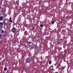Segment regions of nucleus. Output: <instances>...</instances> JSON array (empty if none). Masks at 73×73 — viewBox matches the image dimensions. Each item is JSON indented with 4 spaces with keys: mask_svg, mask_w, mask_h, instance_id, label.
<instances>
[{
    "mask_svg": "<svg viewBox=\"0 0 73 73\" xmlns=\"http://www.w3.org/2000/svg\"><path fill=\"white\" fill-rule=\"evenodd\" d=\"M31 59L29 58H27L26 60V62L27 63H29V62H31Z\"/></svg>",
    "mask_w": 73,
    "mask_h": 73,
    "instance_id": "1",
    "label": "nucleus"
},
{
    "mask_svg": "<svg viewBox=\"0 0 73 73\" xmlns=\"http://www.w3.org/2000/svg\"><path fill=\"white\" fill-rule=\"evenodd\" d=\"M16 29L15 27H13L11 30V31L13 33H15L16 32Z\"/></svg>",
    "mask_w": 73,
    "mask_h": 73,
    "instance_id": "2",
    "label": "nucleus"
},
{
    "mask_svg": "<svg viewBox=\"0 0 73 73\" xmlns=\"http://www.w3.org/2000/svg\"><path fill=\"white\" fill-rule=\"evenodd\" d=\"M3 20V16H1L0 17V21H1Z\"/></svg>",
    "mask_w": 73,
    "mask_h": 73,
    "instance_id": "3",
    "label": "nucleus"
},
{
    "mask_svg": "<svg viewBox=\"0 0 73 73\" xmlns=\"http://www.w3.org/2000/svg\"><path fill=\"white\" fill-rule=\"evenodd\" d=\"M31 43H32V42H27V44H29V45H31Z\"/></svg>",
    "mask_w": 73,
    "mask_h": 73,
    "instance_id": "4",
    "label": "nucleus"
},
{
    "mask_svg": "<svg viewBox=\"0 0 73 73\" xmlns=\"http://www.w3.org/2000/svg\"><path fill=\"white\" fill-rule=\"evenodd\" d=\"M34 46L35 48H38V47L37 46V45L34 44Z\"/></svg>",
    "mask_w": 73,
    "mask_h": 73,
    "instance_id": "5",
    "label": "nucleus"
},
{
    "mask_svg": "<svg viewBox=\"0 0 73 73\" xmlns=\"http://www.w3.org/2000/svg\"><path fill=\"white\" fill-rule=\"evenodd\" d=\"M4 70L5 71H6L7 70V68L6 67H5L4 68Z\"/></svg>",
    "mask_w": 73,
    "mask_h": 73,
    "instance_id": "6",
    "label": "nucleus"
},
{
    "mask_svg": "<svg viewBox=\"0 0 73 73\" xmlns=\"http://www.w3.org/2000/svg\"><path fill=\"white\" fill-rule=\"evenodd\" d=\"M11 18H10V22H11V23H12V20H11Z\"/></svg>",
    "mask_w": 73,
    "mask_h": 73,
    "instance_id": "7",
    "label": "nucleus"
},
{
    "mask_svg": "<svg viewBox=\"0 0 73 73\" xmlns=\"http://www.w3.org/2000/svg\"><path fill=\"white\" fill-rule=\"evenodd\" d=\"M4 25V23H1V22H0V25Z\"/></svg>",
    "mask_w": 73,
    "mask_h": 73,
    "instance_id": "8",
    "label": "nucleus"
},
{
    "mask_svg": "<svg viewBox=\"0 0 73 73\" xmlns=\"http://www.w3.org/2000/svg\"><path fill=\"white\" fill-rule=\"evenodd\" d=\"M40 27L42 28L44 27V25H43V24H42L40 25Z\"/></svg>",
    "mask_w": 73,
    "mask_h": 73,
    "instance_id": "9",
    "label": "nucleus"
},
{
    "mask_svg": "<svg viewBox=\"0 0 73 73\" xmlns=\"http://www.w3.org/2000/svg\"><path fill=\"white\" fill-rule=\"evenodd\" d=\"M61 69L62 70H64V67H61Z\"/></svg>",
    "mask_w": 73,
    "mask_h": 73,
    "instance_id": "10",
    "label": "nucleus"
},
{
    "mask_svg": "<svg viewBox=\"0 0 73 73\" xmlns=\"http://www.w3.org/2000/svg\"><path fill=\"white\" fill-rule=\"evenodd\" d=\"M1 35L0 34V39H1Z\"/></svg>",
    "mask_w": 73,
    "mask_h": 73,
    "instance_id": "11",
    "label": "nucleus"
},
{
    "mask_svg": "<svg viewBox=\"0 0 73 73\" xmlns=\"http://www.w3.org/2000/svg\"><path fill=\"white\" fill-rule=\"evenodd\" d=\"M51 23L52 24H54V21H52L51 22Z\"/></svg>",
    "mask_w": 73,
    "mask_h": 73,
    "instance_id": "12",
    "label": "nucleus"
},
{
    "mask_svg": "<svg viewBox=\"0 0 73 73\" xmlns=\"http://www.w3.org/2000/svg\"><path fill=\"white\" fill-rule=\"evenodd\" d=\"M51 63H52V62H51V61H50V62H49V64H51Z\"/></svg>",
    "mask_w": 73,
    "mask_h": 73,
    "instance_id": "13",
    "label": "nucleus"
},
{
    "mask_svg": "<svg viewBox=\"0 0 73 73\" xmlns=\"http://www.w3.org/2000/svg\"><path fill=\"white\" fill-rule=\"evenodd\" d=\"M4 32V31L3 30H2L1 31V33H3Z\"/></svg>",
    "mask_w": 73,
    "mask_h": 73,
    "instance_id": "14",
    "label": "nucleus"
},
{
    "mask_svg": "<svg viewBox=\"0 0 73 73\" xmlns=\"http://www.w3.org/2000/svg\"><path fill=\"white\" fill-rule=\"evenodd\" d=\"M33 30H34V29H35V28L33 27Z\"/></svg>",
    "mask_w": 73,
    "mask_h": 73,
    "instance_id": "15",
    "label": "nucleus"
},
{
    "mask_svg": "<svg viewBox=\"0 0 73 73\" xmlns=\"http://www.w3.org/2000/svg\"><path fill=\"white\" fill-rule=\"evenodd\" d=\"M1 16V13L0 12V16Z\"/></svg>",
    "mask_w": 73,
    "mask_h": 73,
    "instance_id": "16",
    "label": "nucleus"
},
{
    "mask_svg": "<svg viewBox=\"0 0 73 73\" xmlns=\"http://www.w3.org/2000/svg\"><path fill=\"white\" fill-rule=\"evenodd\" d=\"M56 69H57V67H56Z\"/></svg>",
    "mask_w": 73,
    "mask_h": 73,
    "instance_id": "17",
    "label": "nucleus"
},
{
    "mask_svg": "<svg viewBox=\"0 0 73 73\" xmlns=\"http://www.w3.org/2000/svg\"><path fill=\"white\" fill-rule=\"evenodd\" d=\"M0 31H1V29H0Z\"/></svg>",
    "mask_w": 73,
    "mask_h": 73,
    "instance_id": "18",
    "label": "nucleus"
},
{
    "mask_svg": "<svg viewBox=\"0 0 73 73\" xmlns=\"http://www.w3.org/2000/svg\"><path fill=\"white\" fill-rule=\"evenodd\" d=\"M55 73H58V72H56Z\"/></svg>",
    "mask_w": 73,
    "mask_h": 73,
    "instance_id": "19",
    "label": "nucleus"
},
{
    "mask_svg": "<svg viewBox=\"0 0 73 73\" xmlns=\"http://www.w3.org/2000/svg\"><path fill=\"white\" fill-rule=\"evenodd\" d=\"M60 69H59V70H60Z\"/></svg>",
    "mask_w": 73,
    "mask_h": 73,
    "instance_id": "20",
    "label": "nucleus"
},
{
    "mask_svg": "<svg viewBox=\"0 0 73 73\" xmlns=\"http://www.w3.org/2000/svg\"><path fill=\"white\" fill-rule=\"evenodd\" d=\"M54 65H56V64H55Z\"/></svg>",
    "mask_w": 73,
    "mask_h": 73,
    "instance_id": "21",
    "label": "nucleus"
},
{
    "mask_svg": "<svg viewBox=\"0 0 73 73\" xmlns=\"http://www.w3.org/2000/svg\"><path fill=\"white\" fill-rule=\"evenodd\" d=\"M67 62H68V61H67Z\"/></svg>",
    "mask_w": 73,
    "mask_h": 73,
    "instance_id": "22",
    "label": "nucleus"
},
{
    "mask_svg": "<svg viewBox=\"0 0 73 73\" xmlns=\"http://www.w3.org/2000/svg\"><path fill=\"white\" fill-rule=\"evenodd\" d=\"M15 45H16V44H15Z\"/></svg>",
    "mask_w": 73,
    "mask_h": 73,
    "instance_id": "23",
    "label": "nucleus"
}]
</instances>
